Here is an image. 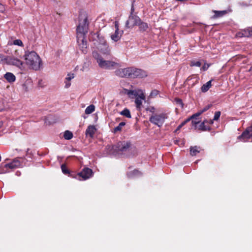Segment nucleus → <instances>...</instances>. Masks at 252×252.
Instances as JSON below:
<instances>
[{"label":"nucleus","mask_w":252,"mask_h":252,"mask_svg":"<svg viewBox=\"0 0 252 252\" xmlns=\"http://www.w3.org/2000/svg\"><path fill=\"white\" fill-rule=\"evenodd\" d=\"M4 78L6 81L10 83H12L16 80L15 76L11 72H7L4 75Z\"/></svg>","instance_id":"19"},{"label":"nucleus","mask_w":252,"mask_h":252,"mask_svg":"<svg viewBox=\"0 0 252 252\" xmlns=\"http://www.w3.org/2000/svg\"><path fill=\"white\" fill-rule=\"evenodd\" d=\"M213 121H214L213 120H211L209 121H208L207 123H209L210 124H212L213 123Z\"/></svg>","instance_id":"47"},{"label":"nucleus","mask_w":252,"mask_h":252,"mask_svg":"<svg viewBox=\"0 0 252 252\" xmlns=\"http://www.w3.org/2000/svg\"><path fill=\"white\" fill-rule=\"evenodd\" d=\"M158 94V91L157 90H154L151 92L150 96L152 97L157 96Z\"/></svg>","instance_id":"36"},{"label":"nucleus","mask_w":252,"mask_h":252,"mask_svg":"<svg viewBox=\"0 0 252 252\" xmlns=\"http://www.w3.org/2000/svg\"><path fill=\"white\" fill-rule=\"evenodd\" d=\"M210 107V105L206 106L202 110H201V112L203 113L204 112L207 111L209 109Z\"/></svg>","instance_id":"40"},{"label":"nucleus","mask_w":252,"mask_h":252,"mask_svg":"<svg viewBox=\"0 0 252 252\" xmlns=\"http://www.w3.org/2000/svg\"><path fill=\"white\" fill-rule=\"evenodd\" d=\"M5 63L8 65L16 66L21 70L25 69V64L19 59L14 57H7L5 59Z\"/></svg>","instance_id":"7"},{"label":"nucleus","mask_w":252,"mask_h":252,"mask_svg":"<svg viewBox=\"0 0 252 252\" xmlns=\"http://www.w3.org/2000/svg\"><path fill=\"white\" fill-rule=\"evenodd\" d=\"M120 114L121 115L124 116L126 117L127 118H131V117L130 111L127 108H125L124 110L121 111L120 113Z\"/></svg>","instance_id":"25"},{"label":"nucleus","mask_w":252,"mask_h":252,"mask_svg":"<svg viewBox=\"0 0 252 252\" xmlns=\"http://www.w3.org/2000/svg\"><path fill=\"white\" fill-rule=\"evenodd\" d=\"M61 169H62V172L64 174H67V173H69L68 170H67L65 165L62 164V166H61Z\"/></svg>","instance_id":"33"},{"label":"nucleus","mask_w":252,"mask_h":252,"mask_svg":"<svg viewBox=\"0 0 252 252\" xmlns=\"http://www.w3.org/2000/svg\"><path fill=\"white\" fill-rule=\"evenodd\" d=\"M115 32L111 34L110 37L112 40L117 42L121 39L123 34V31L119 30V23L117 21L115 22Z\"/></svg>","instance_id":"10"},{"label":"nucleus","mask_w":252,"mask_h":252,"mask_svg":"<svg viewBox=\"0 0 252 252\" xmlns=\"http://www.w3.org/2000/svg\"><path fill=\"white\" fill-rule=\"evenodd\" d=\"M21 166V162L19 159L15 158L10 163L6 164L4 165L5 168H8L10 169H14L15 168L19 167Z\"/></svg>","instance_id":"16"},{"label":"nucleus","mask_w":252,"mask_h":252,"mask_svg":"<svg viewBox=\"0 0 252 252\" xmlns=\"http://www.w3.org/2000/svg\"><path fill=\"white\" fill-rule=\"evenodd\" d=\"M77 42L82 53L86 54L87 52V42L84 36H77Z\"/></svg>","instance_id":"12"},{"label":"nucleus","mask_w":252,"mask_h":252,"mask_svg":"<svg viewBox=\"0 0 252 252\" xmlns=\"http://www.w3.org/2000/svg\"><path fill=\"white\" fill-rule=\"evenodd\" d=\"M24 58L26 63L30 68L34 70L39 69L41 61L39 56L35 52H26Z\"/></svg>","instance_id":"3"},{"label":"nucleus","mask_w":252,"mask_h":252,"mask_svg":"<svg viewBox=\"0 0 252 252\" xmlns=\"http://www.w3.org/2000/svg\"><path fill=\"white\" fill-rule=\"evenodd\" d=\"M208 122L207 120L204 121L202 123H201L199 126V129L203 130V131H206V130H210V128L209 126H206L205 125V123H207Z\"/></svg>","instance_id":"23"},{"label":"nucleus","mask_w":252,"mask_h":252,"mask_svg":"<svg viewBox=\"0 0 252 252\" xmlns=\"http://www.w3.org/2000/svg\"><path fill=\"white\" fill-rule=\"evenodd\" d=\"M74 78V75L73 73H68L65 79L66 80H68V81H71L72 79H73Z\"/></svg>","instance_id":"32"},{"label":"nucleus","mask_w":252,"mask_h":252,"mask_svg":"<svg viewBox=\"0 0 252 252\" xmlns=\"http://www.w3.org/2000/svg\"><path fill=\"white\" fill-rule=\"evenodd\" d=\"M167 118V115L164 113L159 114H154L150 118V121L153 124L160 127L165 122V119Z\"/></svg>","instance_id":"6"},{"label":"nucleus","mask_w":252,"mask_h":252,"mask_svg":"<svg viewBox=\"0 0 252 252\" xmlns=\"http://www.w3.org/2000/svg\"><path fill=\"white\" fill-rule=\"evenodd\" d=\"M2 6L1 3H0V8Z\"/></svg>","instance_id":"50"},{"label":"nucleus","mask_w":252,"mask_h":252,"mask_svg":"<svg viewBox=\"0 0 252 252\" xmlns=\"http://www.w3.org/2000/svg\"><path fill=\"white\" fill-rule=\"evenodd\" d=\"M192 123L193 125H196L198 123H199V121H196L192 120Z\"/></svg>","instance_id":"45"},{"label":"nucleus","mask_w":252,"mask_h":252,"mask_svg":"<svg viewBox=\"0 0 252 252\" xmlns=\"http://www.w3.org/2000/svg\"><path fill=\"white\" fill-rule=\"evenodd\" d=\"M131 144L128 142H120L115 146H113L114 152L112 154L114 155L120 154L128 151L130 148Z\"/></svg>","instance_id":"4"},{"label":"nucleus","mask_w":252,"mask_h":252,"mask_svg":"<svg viewBox=\"0 0 252 252\" xmlns=\"http://www.w3.org/2000/svg\"><path fill=\"white\" fill-rule=\"evenodd\" d=\"M201 150V148L199 147L194 146L190 148V154L192 156H194L199 153Z\"/></svg>","instance_id":"20"},{"label":"nucleus","mask_w":252,"mask_h":252,"mask_svg":"<svg viewBox=\"0 0 252 252\" xmlns=\"http://www.w3.org/2000/svg\"><path fill=\"white\" fill-rule=\"evenodd\" d=\"M5 172H6V171H4H4H3V172H0V174H1V173H5Z\"/></svg>","instance_id":"49"},{"label":"nucleus","mask_w":252,"mask_h":252,"mask_svg":"<svg viewBox=\"0 0 252 252\" xmlns=\"http://www.w3.org/2000/svg\"><path fill=\"white\" fill-rule=\"evenodd\" d=\"M214 12L215 13L214 16L217 18L224 15L226 13V11H214Z\"/></svg>","instance_id":"29"},{"label":"nucleus","mask_w":252,"mask_h":252,"mask_svg":"<svg viewBox=\"0 0 252 252\" xmlns=\"http://www.w3.org/2000/svg\"><path fill=\"white\" fill-rule=\"evenodd\" d=\"M191 119V118H188L186 120L184 121L183 123H185V124H186L187 122H189L190 120Z\"/></svg>","instance_id":"46"},{"label":"nucleus","mask_w":252,"mask_h":252,"mask_svg":"<svg viewBox=\"0 0 252 252\" xmlns=\"http://www.w3.org/2000/svg\"><path fill=\"white\" fill-rule=\"evenodd\" d=\"M93 175L92 169L89 168H84L81 172L78 174L79 177H81L82 180H86L89 179Z\"/></svg>","instance_id":"14"},{"label":"nucleus","mask_w":252,"mask_h":252,"mask_svg":"<svg viewBox=\"0 0 252 252\" xmlns=\"http://www.w3.org/2000/svg\"><path fill=\"white\" fill-rule=\"evenodd\" d=\"M140 93L138 94L137 96H136L135 103L136 105V107L137 108L140 109L143 101L145 100V96L142 91H140Z\"/></svg>","instance_id":"15"},{"label":"nucleus","mask_w":252,"mask_h":252,"mask_svg":"<svg viewBox=\"0 0 252 252\" xmlns=\"http://www.w3.org/2000/svg\"><path fill=\"white\" fill-rule=\"evenodd\" d=\"M13 44L15 45H18L20 46H23L22 41L20 39L15 40L13 42Z\"/></svg>","instance_id":"31"},{"label":"nucleus","mask_w":252,"mask_h":252,"mask_svg":"<svg viewBox=\"0 0 252 252\" xmlns=\"http://www.w3.org/2000/svg\"><path fill=\"white\" fill-rule=\"evenodd\" d=\"M6 58L4 57L2 54H0V62L4 61L5 62Z\"/></svg>","instance_id":"42"},{"label":"nucleus","mask_w":252,"mask_h":252,"mask_svg":"<svg viewBox=\"0 0 252 252\" xmlns=\"http://www.w3.org/2000/svg\"><path fill=\"white\" fill-rule=\"evenodd\" d=\"M202 113H203L201 112V111L200 110V111L198 112L194 115H192V117H191V118L194 119L195 117L200 116Z\"/></svg>","instance_id":"39"},{"label":"nucleus","mask_w":252,"mask_h":252,"mask_svg":"<svg viewBox=\"0 0 252 252\" xmlns=\"http://www.w3.org/2000/svg\"><path fill=\"white\" fill-rule=\"evenodd\" d=\"M140 91L126 90V93L129 96H131V95H134L136 96L138 95V94H139V93H140Z\"/></svg>","instance_id":"24"},{"label":"nucleus","mask_w":252,"mask_h":252,"mask_svg":"<svg viewBox=\"0 0 252 252\" xmlns=\"http://www.w3.org/2000/svg\"><path fill=\"white\" fill-rule=\"evenodd\" d=\"M210 65L208 63H205L202 67L201 68V70L205 71L209 67Z\"/></svg>","instance_id":"35"},{"label":"nucleus","mask_w":252,"mask_h":252,"mask_svg":"<svg viewBox=\"0 0 252 252\" xmlns=\"http://www.w3.org/2000/svg\"><path fill=\"white\" fill-rule=\"evenodd\" d=\"M220 116V111L216 112L214 117L213 120H218Z\"/></svg>","instance_id":"34"},{"label":"nucleus","mask_w":252,"mask_h":252,"mask_svg":"<svg viewBox=\"0 0 252 252\" xmlns=\"http://www.w3.org/2000/svg\"><path fill=\"white\" fill-rule=\"evenodd\" d=\"M90 40L93 42L94 49L102 44L106 41L103 36L100 35L97 33L92 34Z\"/></svg>","instance_id":"8"},{"label":"nucleus","mask_w":252,"mask_h":252,"mask_svg":"<svg viewBox=\"0 0 252 252\" xmlns=\"http://www.w3.org/2000/svg\"><path fill=\"white\" fill-rule=\"evenodd\" d=\"M185 125V123L182 122L177 127V128L176 130V131L179 130L180 129V128L184 126Z\"/></svg>","instance_id":"41"},{"label":"nucleus","mask_w":252,"mask_h":252,"mask_svg":"<svg viewBox=\"0 0 252 252\" xmlns=\"http://www.w3.org/2000/svg\"><path fill=\"white\" fill-rule=\"evenodd\" d=\"M96 131V128H95L94 126L90 125L89 126L86 130V135L87 136H90V137H93L95 132Z\"/></svg>","instance_id":"17"},{"label":"nucleus","mask_w":252,"mask_h":252,"mask_svg":"<svg viewBox=\"0 0 252 252\" xmlns=\"http://www.w3.org/2000/svg\"><path fill=\"white\" fill-rule=\"evenodd\" d=\"M1 127V125L0 124V127Z\"/></svg>","instance_id":"51"},{"label":"nucleus","mask_w":252,"mask_h":252,"mask_svg":"<svg viewBox=\"0 0 252 252\" xmlns=\"http://www.w3.org/2000/svg\"><path fill=\"white\" fill-rule=\"evenodd\" d=\"M146 110L151 113H154L155 112L156 109L154 107L150 106L148 108H147Z\"/></svg>","instance_id":"38"},{"label":"nucleus","mask_w":252,"mask_h":252,"mask_svg":"<svg viewBox=\"0 0 252 252\" xmlns=\"http://www.w3.org/2000/svg\"><path fill=\"white\" fill-rule=\"evenodd\" d=\"M93 57L95 59L98 66L104 69H113L118 65V63L112 60H106L103 55L96 51H93Z\"/></svg>","instance_id":"2"},{"label":"nucleus","mask_w":252,"mask_h":252,"mask_svg":"<svg viewBox=\"0 0 252 252\" xmlns=\"http://www.w3.org/2000/svg\"><path fill=\"white\" fill-rule=\"evenodd\" d=\"M64 83H65L64 87L65 88H68L71 85L70 81H68V80H66V79H65Z\"/></svg>","instance_id":"37"},{"label":"nucleus","mask_w":252,"mask_h":252,"mask_svg":"<svg viewBox=\"0 0 252 252\" xmlns=\"http://www.w3.org/2000/svg\"><path fill=\"white\" fill-rule=\"evenodd\" d=\"M95 110V106L92 104L88 106L85 110V113L86 114H90Z\"/></svg>","instance_id":"26"},{"label":"nucleus","mask_w":252,"mask_h":252,"mask_svg":"<svg viewBox=\"0 0 252 252\" xmlns=\"http://www.w3.org/2000/svg\"><path fill=\"white\" fill-rule=\"evenodd\" d=\"M126 125L125 122H121L119 125L114 129V132H116L117 131H121L122 127Z\"/></svg>","instance_id":"28"},{"label":"nucleus","mask_w":252,"mask_h":252,"mask_svg":"<svg viewBox=\"0 0 252 252\" xmlns=\"http://www.w3.org/2000/svg\"><path fill=\"white\" fill-rule=\"evenodd\" d=\"M132 174L133 175H137L138 174H140V172L137 170H134L132 172Z\"/></svg>","instance_id":"44"},{"label":"nucleus","mask_w":252,"mask_h":252,"mask_svg":"<svg viewBox=\"0 0 252 252\" xmlns=\"http://www.w3.org/2000/svg\"><path fill=\"white\" fill-rule=\"evenodd\" d=\"M211 80H210L202 86L201 90L202 92H206L209 89V88L211 87Z\"/></svg>","instance_id":"21"},{"label":"nucleus","mask_w":252,"mask_h":252,"mask_svg":"<svg viewBox=\"0 0 252 252\" xmlns=\"http://www.w3.org/2000/svg\"><path fill=\"white\" fill-rule=\"evenodd\" d=\"M238 36L239 37H250L252 36V27L245 29L241 32L238 33Z\"/></svg>","instance_id":"18"},{"label":"nucleus","mask_w":252,"mask_h":252,"mask_svg":"<svg viewBox=\"0 0 252 252\" xmlns=\"http://www.w3.org/2000/svg\"><path fill=\"white\" fill-rule=\"evenodd\" d=\"M179 142H180L179 140H177L175 141V143H176V144H178L179 145H184V141H181V143H179Z\"/></svg>","instance_id":"43"},{"label":"nucleus","mask_w":252,"mask_h":252,"mask_svg":"<svg viewBox=\"0 0 252 252\" xmlns=\"http://www.w3.org/2000/svg\"><path fill=\"white\" fill-rule=\"evenodd\" d=\"M238 138L244 142L252 139V126L248 127L242 134L238 137Z\"/></svg>","instance_id":"11"},{"label":"nucleus","mask_w":252,"mask_h":252,"mask_svg":"<svg viewBox=\"0 0 252 252\" xmlns=\"http://www.w3.org/2000/svg\"><path fill=\"white\" fill-rule=\"evenodd\" d=\"M63 137L66 140H70L72 138L73 134L71 131L66 130L64 133Z\"/></svg>","instance_id":"27"},{"label":"nucleus","mask_w":252,"mask_h":252,"mask_svg":"<svg viewBox=\"0 0 252 252\" xmlns=\"http://www.w3.org/2000/svg\"><path fill=\"white\" fill-rule=\"evenodd\" d=\"M115 74L121 77H129L131 78H143L147 75L145 71L134 67L120 68L115 71Z\"/></svg>","instance_id":"1"},{"label":"nucleus","mask_w":252,"mask_h":252,"mask_svg":"<svg viewBox=\"0 0 252 252\" xmlns=\"http://www.w3.org/2000/svg\"><path fill=\"white\" fill-rule=\"evenodd\" d=\"M140 23V19L139 17L134 15H130L128 18V19L126 22V26L128 28L133 27L135 25H138Z\"/></svg>","instance_id":"13"},{"label":"nucleus","mask_w":252,"mask_h":252,"mask_svg":"<svg viewBox=\"0 0 252 252\" xmlns=\"http://www.w3.org/2000/svg\"><path fill=\"white\" fill-rule=\"evenodd\" d=\"M88 30V23L86 17L80 18L79 23L77 28V36H84Z\"/></svg>","instance_id":"5"},{"label":"nucleus","mask_w":252,"mask_h":252,"mask_svg":"<svg viewBox=\"0 0 252 252\" xmlns=\"http://www.w3.org/2000/svg\"><path fill=\"white\" fill-rule=\"evenodd\" d=\"M138 26L139 27L140 31H145L148 29V25L147 23L143 22L140 20V23L138 24Z\"/></svg>","instance_id":"22"},{"label":"nucleus","mask_w":252,"mask_h":252,"mask_svg":"<svg viewBox=\"0 0 252 252\" xmlns=\"http://www.w3.org/2000/svg\"><path fill=\"white\" fill-rule=\"evenodd\" d=\"M94 51L97 52L103 56L110 55L111 54V49L106 40L102 44L95 48Z\"/></svg>","instance_id":"9"},{"label":"nucleus","mask_w":252,"mask_h":252,"mask_svg":"<svg viewBox=\"0 0 252 252\" xmlns=\"http://www.w3.org/2000/svg\"><path fill=\"white\" fill-rule=\"evenodd\" d=\"M201 65V63L198 61H192L190 62V65L191 66H197L200 67Z\"/></svg>","instance_id":"30"},{"label":"nucleus","mask_w":252,"mask_h":252,"mask_svg":"<svg viewBox=\"0 0 252 252\" xmlns=\"http://www.w3.org/2000/svg\"><path fill=\"white\" fill-rule=\"evenodd\" d=\"M128 176L130 177H131L133 176V175H131V174H128Z\"/></svg>","instance_id":"48"}]
</instances>
